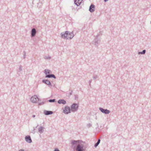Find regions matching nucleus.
<instances>
[{
  "mask_svg": "<svg viewBox=\"0 0 151 151\" xmlns=\"http://www.w3.org/2000/svg\"><path fill=\"white\" fill-rule=\"evenodd\" d=\"M146 51V50H144L142 52H138V54L139 55V54L144 55Z\"/></svg>",
  "mask_w": 151,
  "mask_h": 151,
  "instance_id": "obj_19",
  "label": "nucleus"
},
{
  "mask_svg": "<svg viewBox=\"0 0 151 151\" xmlns=\"http://www.w3.org/2000/svg\"><path fill=\"white\" fill-rule=\"evenodd\" d=\"M79 140H72L70 146L75 151H85L86 149L85 145L80 142Z\"/></svg>",
  "mask_w": 151,
  "mask_h": 151,
  "instance_id": "obj_1",
  "label": "nucleus"
},
{
  "mask_svg": "<svg viewBox=\"0 0 151 151\" xmlns=\"http://www.w3.org/2000/svg\"><path fill=\"white\" fill-rule=\"evenodd\" d=\"M78 106L77 104L76 103H73L71 105V109L72 112H74L78 110Z\"/></svg>",
  "mask_w": 151,
  "mask_h": 151,
  "instance_id": "obj_3",
  "label": "nucleus"
},
{
  "mask_svg": "<svg viewBox=\"0 0 151 151\" xmlns=\"http://www.w3.org/2000/svg\"><path fill=\"white\" fill-rule=\"evenodd\" d=\"M44 73L46 74V75L47 74H50L51 73V71L47 69H45L44 70Z\"/></svg>",
  "mask_w": 151,
  "mask_h": 151,
  "instance_id": "obj_17",
  "label": "nucleus"
},
{
  "mask_svg": "<svg viewBox=\"0 0 151 151\" xmlns=\"http://www.w3.org/2000/svg\"><path fill=\"white\" fill-rule=\"evenodd\" d=\"M45 128L42 126H40L38 128V132L40 134L42 133L44 131V129Z\"/></svg>",
  "mask_w": 151,
  "mask_h": 151,
  "instance_id": "obj_12",
  "label": "nucleus"
},
{
  "mask_svg": "<svg viewBox=\"0 0 151 151\" xmlns=\"http://www.w3.org/2000/svg\"><path fill=\"white\" fill-rule=\"evenodd\" d=\"M54 151H60V150L58 149L55 148Z\"/></svg>",
  "mask_w": 151,
  "mask_h": 151,
  "instance_id": "obj_29",
  "label": "nucleus"
},
{
  "mask_svg": "<svg viewBox=\"0 0 151 151\" xmlns=\"http://www.w3.org/2000/svg\"><path fill=\"white\" fill-rule=\"evenodd\" d=\"M36 33V31L35 28L32 29L31 32V35L32 37H34Z\"/></svg>",
  "mask_w": 151,
  "mask_h": 151,
  "instance_id": "obj_10",
  "label": "nucleus"
},
{
  "mask_svg": "<svg viewBox=\"0 0 151 151\" xmlns=\"http://www.w3.org/2000/svg\"><path fill=\"white\" fill-rule=\"evenodd\" d=\"M108 1V0H104V1L105 2H106L107 1Z\"/></svg>",
  "mask_w": 151,
  "mask_h": 151,
  "instance_id": "obj_33",
  "label": "nucleus"
},
{
  "mask_svg": "<svg viewBox=\"0 0 151 151\" xmlns=\"http://www.w3.org/2000/svg\"><path fill=\"white\" fill-rule=\"evenodd\" d=\"M35 128H34V130H35Z\"/></svg>",
  "mask_w": 151,
  "mask_h": 151,
  "instance_id": "obj_34",
  "label": "nucleus"
},
{
  "mask_svg": "<svg viewBox=\"0 0 151 151\" xmlns=\"http://www.w3.org/2000/svg\"><path fill=\"white\" fill-rule=\"evenodd\" d=\"M48 101L50 102H55V99H50Z\"/></svg>",
  "mask_w": 151,
  "mask_h": 151,
  "instance_id": "obj_20",
  "label": "nucleus"
},
{
  "mask_svg": "<svg viewBox=\"0 0 151 151\" xmlns=\"http://www.w3.org/2000/svg\"><path fill=\"white\" fill-rule=\"evenodd\" d=\"M74 35L73 31L70 32L66 31L65 32H63L61 33V35L62 38H73Z\"/></svg>",
  "mask_w": 151,
  "mask_h": 151,
  "instance_id": "obj_2",
  "label": "nucleus"
},
{
  "mask_svg": "<svg viewBox=\"0 0 151 151\" xmlns=\"http://www.w3.org/2000/svg\"><path fill=\"white\" fill-rule=\"evenodd\" d=\"M42 82L47 85L52 86V85L50 82L49 81L47 80H43L42 81Z\"/></svg>",
  "mask_w": 151,
  "mask_h": 151,
  "instance_id": "obj_11",
  "label": "nucleus"
},
{
  "mask_svg": "<svg viewBox=\"0 0 151 151\" xmlns=\"http://www.w3.org/2000/svg\"><path fill=\"white\" fill-rule=\"evenodd\" d=\"M100 139H99L98 140L97 142L94 145V146L95 147H96L100 143Z\"/></svg>",
  "mask_w": 151,
  "mask_h": 151,
  "instance_id": "obj_18",
  "label": "nucleus"
},
{
  "mask_svg": "<svg viewBox=\"0 0 151 151\" xmlns=\"http://www.w3.org/2000/svg\"><path fill=\"white\" fill-rule=\"evenodd\" d=\"M44 113L45 115H47L52 114L53 113V112L52 111L44 110Z\"/></svg>",
  "mask_w": 151,
  "mask_h": 151,
  "instance_id": "obj_13",
  "label": "nucleus"
},
{
  "mask_svg": "<svg viewBox=\"0 0 151 151\" xmlns=\"http://www.w3.org/2000/svg\"><path fill=\"white\" fill-rule=\"evenodd\" d=\"M26 52L25 51L24 52V59L26 58Z\"/></svg>",
  "mask_w": 151,
  "mask_h": 151,
  "instance_id": "obj_22",
  "label": "nucleus"
},
{
  "mask_svg": "<svg viewBox=\"0 0 151 151\" xmlns=\"http://www.w3.org/2000/svg\"><path fill=\"white\" fill-rule=\"evenodd\" d=\"M19 151H24V150L23 149H20L19 150Z\"/></svg>",
  "mask_w": 151,
  "mask_h": 151,
  "instance_id": "obj_31",
  "label": "nucleus"
},
{
  "mask_svg": "<svg viewBox=\"0 0 151 151\" xmlns=\"http://www.w3.org/2000/svg\"><path fill=\"white\" fill-rule=\"evenodd\" d=\"M39 101V99L36 95H35L31 97L30 99L31 101L33 103H36L37 101Z\"/></svg>",
  "mask_w": 151,
  "mask_h": 151,
  "instance_id": "obj_5",
  "label": "nucleus"
},
{
  "mask_svg": "<svg viewBox=\"0 0 151 151\" xmlns=\"http://www.w3.org/2000/svg\"><path fill=\"white\" fill-rule=\"evenodd\" d=\"M75 99L76 100H77L78 99V95H75Z\"/></svg>",
  "mask_w": 151,
  "mask_h": 151,
  "instance_id": "obj_25",
  "label": "nucleus"
},
{
  "mask_svg": "<svg viewBox=\"0 0 151 151\" xmlns=\"http://www.w3.org/2000/svg\"><path fill=\"white\" fill-rule=\"evenodd\" d=\"M59 104H66V101L63 99H59L58 101Z\"/></svg>",
  "mask_w": 151,
  "mask_h": 151,
  "instance_id": "obj_14",
  "label": "nucleus"
},
{
  "mask_svg": "<svg viewBox=\"0 0 151 151\" xmlns=\"http://www.w3.org/2000/svg\"><path fill=\"white\" fill-rule=\"evenodd\" d=\"M100 42V40L99 39V38H95L94 40L91 42V43L96 46L98 45Z\"/></svg>",
  "mask_w": 151,
  "mask_h": 151,
  "instance_id": "obj_7",
  "label": "nucleus"
},
{
  "mask_svg": "<svg viewBox=\"0 0 151 151\" xmlns=\"http://www.w3.org/2000/svg\"><path fill=\"white\" fill-rule=\"evenodd\" d=\"M98 77V76L97 75H95L93 77V79L94 80L96 79V78H97Z\"/></svg>",
  "mask_w": 151,
  "mask_h": 151,
  "instance_id": "obj_24",
  "label": "nucleus"
},
{
  "mask_svg": "<svg viewBox=\"0 0 151 151\" xmlns=\"http://www.w3.org/2000/svg\"><path fill=\"white\" fill-rule=\"evenodd\" d=\"M99 110L103 113H104L105 114H108L110 113V111L107 109H104L103 108L99 107Z\"/></svg>",
  "mask_w": 151,
  "mask_h": 151,
  "instance_id": "obj_4",
  "label": "nucleus"
},
{
  "mask_svg": "<svg viewBox=\"0 0 151 151\" xmlns=\"http://www.w3.org/2000/svg\"><path fill=\"white\" fill-rule=\"evenodd\" d=\"M150 23H151V22H150Z\"/></svg>",
  "mask_w": 151,
  "mask_h": 151,
  "instance_id": "obj_36",
  "label": "nucleus"
},
{
  "mask_svg": "<svg viewBox=\"0 0 151 151\" xmlns=\"http://www.w3.org/2000/svg\"><path fill=\"white\" fill-rule=\"evenodd\" d=\"M38 126V125H37V127Z\"/></svg>",
  "mask_w": 151,
  "mask_h": 151,
  "instance_id": "obj_35",
  "label": "nucleus"
},
{
  "mask_svg": "<svg viewBox=\"0 0 151 151\" xmlns=\"http://www.w3.org/2000/svg\"><path fill=\"white\" fill-rule=\"evenodd\" d=\"M70 109L69 107L66 106L63 110V112L66 114H68L70 112Z\"/></svg>",
  "mask_w": 151,
  "mask_h": 151,
  "instance_id": "obj_6",
  "label": "nucleus"
},
{
  "mask_svg": "<svg viewBox=\"0 0 151 151\" xmlns=\"http://www.w3.org/2000/svg\"><path fill=\"white\" fill-rule=\"evenodd\" d=\"M95 6L93 4H91L90 6L89 11L91 12H93L95 11Z\"/></svg>",
  "mask_w": 151,
  "mask_h": 151,
  "instance_id": "obj_9",
  "label": "nucleus"
},
{
  "mask_svg": "<svg viewBox=\"0 0 151 151\" xmlns=\"http://www.w3.org/2000/svg\"><path fill=\"white\" fill-rule=\"evenodd\" d=\"M83 0H75L74 3L77 6H79L82 2Z\"/></svg>",
  "mask_w": 151,
  "mask_h": 151,
  "instance_id": "obj_16",
  "label": "nucleus"
},
{
  "mask_svg": "<svg viewBox=\"0 0 151 151\" xmlns=\"http://www.w3.org/2000/svg\"><path fill=\"white\" fill-rule=\"evenodd\" d=\"M92 80H89V85L90 86L91 85V84L92 82Z\"/></svg>",
  "mask_w": 151,
  "mask_h": 151,
  "instance_id": "obj_28",
  "label": "nucleus"
},
{
  "mask_svg": "<svg viewBox=\"0 0 151 151\" xmlns=\"http://www.w3.org/2000/svg\"><path fill=\"white\" fill-rule=\"evenodd\" d=\"M51 58V57L50 56H45L44 57V58L45 59H50Z\"/></svg>",
  "mask_w": 151,
  "mask_h": 151,
  "instance_id": "obj_21",
  "label": "nucleus"
},
{
  "mask_svg": "<svg viewBox=\"0 0 151 151\" xmlns=\"http://www.w3.org/2000/svg\"><path fill=\"white\" fill-rule=\"evenodd\" d=\"M25 138L26 142L28 143H31L32 142L30 136L29 135L26 136Z\"/></svg>",
  "mask_w": 151,
  "mask_h": 151,
  "instance_id": "obj_8",
  "label": "nucleus"
},
{
  "mask_svg": "<svg viewBox=\"0 0 151 151\" xmlns=\"http://www.w3.org/2000/svg\"><path fill=\"white\" fill-rule=\"evenodd\" d=\"M70 96L72 95V92H73V91L72 90H70Z\"/></svg>",
  "mask_w": 151,
  "mask_h": 151,
  "instance_id": "obj_27",
  "label": "nucleus"
},
{
  "mask_svg": "<svg viewBox=\"0 0 151 151\" xmlns=\"http://www.w3.org/2000/svg\"><path fill=\"white\" fill-rule=\"evenodd\" d=\"M45 78H53L55 79L56 78V77L53 74H47L45 76Z\"/></svg>",
  "mask_w": 151,
  "mask_h": 151,
  "instance_id": "obj_15",
  "label": "nucleus"
},
{
  "mask_svg": "<svg viewBox=\"0 0 151 151\" xmlns=\"http://www.w3.org/2000/svg\"><path fill=\"white\" fill-rule=\"evenodd\" d=\"M44 104V103L43 102H42L41 103H40L39 104V105H41L42 104Z\"/></svg>",
  "mask_w": 151,
  "mask_h": 151,
  "instance_id": "obj_30",
  "label": "nucleus"
},
{
  "mask_svg": "<svg viewBox=\"0 0 151 151\" xmlns=\"http://www.w3.org/2000/svg\"><path fill=\"white\" fill-rule=\"evenodd\" d=\"M19 70L20 71H22V66L20 65L19 66Z\"/></svg>",
  "mask_w": 151,
  "mask_h": 151,
  "instance_id": "obj_23",
  "label": "nucleus"
},
{
  "mask_svg": "<svg viewBox=\"0 0 151 151\" xmlns=\"http://www.w3.org/2000/svg\"><path fill=\"white\" fill-rule=\"evenodd\" d=\"M35 115H33V116H32V117H35Z\"/></svg>",
  "mask_w": 151,
  "mask_h": 151,
  "instance_id": "obj_32",
  "label": "nucleus"
},
{
  "mask_svg": "<svg viewBox=\"0 0 151 151\" xmlns=\"http://www.w3.org/2000/svg\"><path fill=\"white\" fill-rule=\"evenodd\" d=\"M87 126L89 128L91 126V124L90 123L88 124H87Z\"/></svg>",
  "mask_w": 151,
  "mask_h": 151,
  "instance_id": "obj_26",
  "label": "nucleus"
}]
</instances>
